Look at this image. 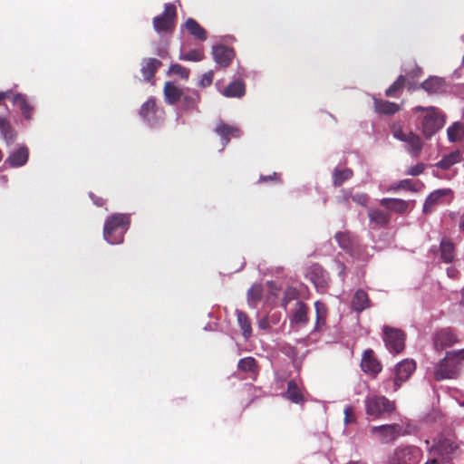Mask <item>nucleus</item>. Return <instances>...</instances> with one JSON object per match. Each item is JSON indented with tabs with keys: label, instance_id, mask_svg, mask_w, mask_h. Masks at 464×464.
<instances>
[{
	"label": "nucleus",
	"instance_id": "52",
	"mask_svg": "<svg viewBox=\"0 0 464 464\" xmlns=\"http://www.w3.org/2000/svg\"><path fill=\"white\" fill-rule=\"evenodd\" d=\"M396 188H403V189H408V190H411V191L415 190L413 181L409 179L401 180Z\"/></svg>",
	"mask_w": 464,
	"mask_h": 464
},
{
	"label": "nucleus",
	"instance_id": "49",
	"mask_svg": "<svg viewBox=\"0 0 464 464\" xmlns=\"http://www.w3.org/2000/svg\"><path fill=\"white\" fill-rule=\"evenodd\" d=\"M343 412H344V423L345 424L355 422L356 417L354 414L353 408L352 406H346L344 408Z\"/></svg>",
	"mask_w": 464,
	"mask_h": 464
},
{
	"label": "nucleus",
	"instance_id": "55",
	"mask_svg": "<svg viewBox=\"0 0 464 464\" xmlns=\"http://www.w3.org/2000/svg\"><path fill=\"white\" fill-rule=\"evenodd\" d=\"M405 87L408 89V91L411 92V91H415L418 87L416 86V84L414 83V80H407L406 79V85Z\"/></svg>",
	"mask_w": 464,
	"mask_h": 464
},
{
	"label": "nucleus",
	"instance_id": "38",
	"mask_svg": "<svg viewBox=\"0 0 464 464\" xmlns=\"http://www.w3.org/2000/svg\"><path fill=\"white\" fill-rule=\"evenodd\" d=\"M448 138L450 141H459L464 138V125L459 121L454 122L448 128Z\"/></svg>",
	"mask_w": 464,
	"mask_h": 464
},
{
	"label": "nucleus",
	"instance_id": "32",
	"mask_svg": "<svg viewBox=\"0 0 464 464\" xmlns=\"http://www.w3.org/2000/svg\"><path fill=\"white\" fill-rule=\"evenodd\" d=\"M187 31L196 39L205 41L207 39L206 30L193 18H188L184 24Z\"/></svg>",
	"mask_w": 464,
	"mask_h": 464
},
{
	"label": "nucleus",
	"instance_id": "48",
	"mask_svg": "<svg viewBox=\"0 0 464 464\" xmlns=\"http://www.w3.org/2000/svg\"><path fill=\"white\" fill-rule=\"evenodd\" d=\"M213 79H214V72L212 70H210L202 75L198 84L202 88L208 87V86L211 85Z\"/></svg>",
	"mask_w": 464,
	"mask_h": 464
},
{
	"label": "nucleus",
	"instance_id": "28",
	"mask_svg": "<svg viewBox=\"0 0 464 464\" xmlns=\"http://www.w3.org/2000/svg\"><path fill=\"white\" fill-rule=\"evenodd\" d=\"M334 238L339 246L345 251H351L357 243V238L347 231L336 233Z\"/></svg>",
	"mask_w": 464,
	"mask_h": 464
},
{
	"label": "nucleus",
	"instance_id": "57",
	"mask_svg": "<svg viewBox=\"0 0 464 464\" xmlns=\"http://www.w3.org/2000/svg\"><path fill=\"white\" fill-rule=\"evenodd\" d=\"M459 227L460 230L464 231V214L459 218Z\"/></svg>",
	"mask_w": 464,
	"mask_h": 464
},
{
	"label": "nucleus",
	"instance_id": "30",
	"mask_svg": "<svg viewBox=\"0 0 464 464\" xmlns=\"http://www.w3.org/2000/svg\"><path fill=\"white\" fill-rule=\"evenodd\" d=\"M314 308L316 313L314 329L320 332L324 330L326 325V317L328 311L325 304L320 301H316L314 303Z\"/></svg>",
	"mask_w": 464,
	"mask_h": 464
},
{
	"label": "nucleus",
	"instance_id": "29",
	"mask_svg": "<svg viewBox=\"0 0 464 464\" xmlns=\"http://www.w3.org/2000/svg\"><path fill=\"white\" fill-rule=\"evenodd\" d=\"M161 66V62L156 58L145 59L141 67V72L146 81L151 80L157 70Z\"/></svg>",
	"mask_w": 464,
	"mask_h": 464
},
{
	"label": "nucleus",
	"instance_id": "60",
	"mask_svg": "<svg viewBox=\"0 0 464 464\" xmlns=\"http://www.w3.org/2000/svg\"><path fill=\"white\" fill-rule=\"evenodd\" d=\"M259 326L261 328H264V329L267 328L268 327V323H267L266 319H263L262 321H260Z\"/></svg>",
	"mask_w": 464,
	"mask_h": 464
},
{
	"label": "nucleus",
	"instance_id": "7",
	"mask_svg": "<svg viewBox=\"0 0 464 464\" xmlns=\"http://www.w3.org/2000/svg\"><path fill=\"white\" fill-rule=\"evenodd\" d=\"M458 448V444L451 439L439 436L434 440V442L429 449V451L430 454L440 457L441 461L449 462L452 459Z\"/></svg>",
	"mask_w": 464,
	"mask_h": 464
},
{
	"label": "nucleus",
	"instance_id": "51",
	"mask_svg": "<svg viewBox=\"0 0 464 464\" xmlns=\"http://www.w3.org/2000/svg\"><path fill=\"white\" fill-rule=\"evenodd\" d=\"M425 169V165L423 163H418L415 166L411 167L407 174L411 176H419L421 174Z\"/></svg>",
	"mask_w": 464,
	"mask_h": 464
},
{
	"label": "nucleus",
	"instance_id": "34",
	"mask_svg": "<svg viewBox=\"0 0 464 464\" xmlns=\"http://www.w3.org/2000/svg\"><path fill=\"white\" fill-rule=\"evenodd\" d=\"M308 307L302 301L296 303V308L291 319L292 323L305 324L308 323Z\"/></svg>",
	"mask_w": 464,
	"mask_h": 464
},
{
	"label": "nucleus",
	"instance_id": "14",
	"mask_svg": "<svg viewBox=\"0 0 464 464\" xmlns=\"http://www.w3.org/2000/svg\"><path fill=\"white\" fill-rule=\"evenodd\" d=\"M361 368L364 372L376 376L382 371V366L375 357L373 351L369 349L362 354Z\"/></svg>",
	"mask_w": 464,
	"mask_h": 464
},
{
	"label": "nucleus",
	"instance_id": "56",
	"mask_svg": "<svg viewBox=\"0 0 464 464\" xmlns=\"http://www.w3.org/2000/svg\"><path fill=\"white\" fill-rule=\"evenodd\" d=\"M12 91L0 92V106L2 105V102L9 97Z\"/></svg>",
	"mask_w": 464,
	"mask_h": 464
},
{
	"label": "nucleus",
	"instance_id": "17",
	"mask_svg": "<svg viewBox=\"0 0 464 464\" xmlns=\"http://www.w3.org/2000/svg\"><path fill=\"white\" fill-rule=\"evenodd\" d=\"M215 132L221 137L224 147L230 141L231 138H238L240 136L239 129L224 122L217 125Z\"/></svg>",
	"mask_w": 464,
	"mask_h": 464
},
{
	"label": "nucleus",
	"instance_id": "18",
	"mask_svg": "<svg viewBox=\"0 0 464 464\" xmlns=\"http://www.w3.org/2000/svg\"><path fill=\"white\" fill-rule=\"evenodd\" d=\"M29 158V150L26 146H21L12 152L5 160V163L13 168L24 166Z\"/></svg>",
	"mask_w": 464,
	"mask_h": 464
},
{
	"label": "nucleus",
	"instance_id": "31",
	"mask_svg": "<svg viewBox=\"0 0 464 464\" xmlns=\"http://www.w3.org/2000/svg\"><path fill=\"white\" fill-rule=\"evenodd\" d=\"M370 306V298L367 293L359 289L353 295L352 307L357 312H362Z\"/></svg>",
	"mask_w": 464,
	"mask_h": 464
},
{
	"label": "nucleus",
	"instance_id": "23",
	"mask_svg": "<svg viewBox=\"0 0 464 464\" xmlns=\"http://www.w3.org/2000/svg\"><path fill=\"white\" fill-rule=\"evenodd\" d=\"M450 189H438L430 194L423 205V212L430 213L434 206L440 204L442 198L450 192Z\"/></svg>",
	"mask_w": 464,
	"mask_h": 464
},
{
	"label": "nucleus",
	"instance_id": "8",
	"mask_svg": "<svg viewBox=\"0 0 464 464\" xmlns=\"http://www.w3.org/2000/svg\"><path fill=\"white\" fill-rule=\"evenodd\" d=\"M383 341L391 353H400L405 347V334L401 329L384 326Z\"/></svg>",
	"mask_w": 464,
	"mask_h": 464
},
{
	"label": "nucleus",
	"instance_id": "44",
	"mask_svg": "<svg viewBox=\"0 0 464 464\" xmlns=\"http://www.w3.org/2000/svg\"><path fill=\"white\" fill-rule=\"evenodd\" d=\"M422 70L420 67H419L416 63H413L411 65V68L405 70V75L407 77V80H415L421 76Z\"/></svg>",
	"mask_w": 464,
	"mask_h": 464
},
{
	"label": "nucleus",
	"instance_id": "58",
	"mask_svg": "<svg viewBox=\"0 0 464 464\" xmlns=\"http://www.w3.org/2000/svg\"><path fill=\"white\" fill-rule=\"evenodd\" d=\"M424 464H440V462L436 458H432L428 459Z\"/></svg>",
	"mask_w": 464,
	"mask_h": 464
},
{
	"label": "nucleus",
	"instance_id": "35",
	"mask_svg": "<svg viewBox=\"0 0 464 464\" xmlns=\"http://www.w3.org/2000/svg\"><path fill=\"white\" fill-rule=\"evenodd\" d=\"M461 160V155L459 150L451 151L443 156V158L436 163V167L441 169H449L454 164Z\"/></svg>",
	"mask_w": 464,
	"mask_h": 464
},
{
	"label": "nucleus",
	"instance_id": "6",
	"mask_svg": "<svg viewBox=\"0 0 464 464\" xmlns=\"http://www.w3.org/2000/svg\"><path fill=\"white\" fill-rule=\"evenodd\" d=\"M176 19V5L173 4H166L164 12L160 15H157L153 18V28L159 34L171 32L175 26Z\"/></svg>",
	"mask_w": 464,
	"mask_h": 464
},
{
	"label": "nucleus",
	"instance_id": "59",
	"mask_svg": "<svg viewBox=\"0 0 464 464\" xmlns=\"http://www.w3.org/2000/svg\"><path fill=\"white\" fill-rule=\"evenodd\" d=\"M8 121L5 120V117L0 116V129L4 128Z\"/></svg>",
	"mask_w": 464,
	"mask_h": 464
},
{
	"label": "nucleus",
	"instance_id": "50",
	"mask_svg": "<svg viewBox=\"0 0 464 464\" xmlns=\"http://www.w3.org/2000/svg\"><path fill=\"white\" fill-rule=\"evenodd\" d=\"M2 130V133L4 135V138L6 140H13L15 137L14 130L11 128L9 123L7 122L6 125L4 128L0 129Z\"/></svg>",
	"mask_w": 464,
	"mask_h": 464
},
{
	"label": "nucleus",
	"instance_id": "13",
	"mask_svg": "<svg viewBox=\"0 0 464 464\" xmlns=\"http://www.w3.org/2000/svg\"><path fill=\"white\" fill-rule=\"evenodd\" d=\"M457 365L446 354L436 365L434 378L436 381L453 378L456 373Z\"/></svg>",
	"mask_w": 464,
	"mask_h": 464
},
{
	"label": "nucleus",
	"instance_id": "27",
	"mask_svg": "<svg viewBox=\"0 0 464 464\" xmlns=\"http://www.w3.org/2000/svg\"><path fill=\"white\" fill-rule=\"evenodd\" d=\"M157 106L156 101L154 98H150L147 102H145L140 110V117L149 123H152L156 113H157Z\"/></svg>",
	"mask_w": 464,
	"mask_h": 464
},
{
	"label": "nucleus",
	"instance_id": "63",
	"mask_svg": "<svg viewBox=\"0 0 464 464\" xmlns=\"http://www.w3.org/2000/svg\"><path fill=\"white\" fill-rule=\"evenodd\" d=\"M425 444H426V445H429V444H430V440H425Z\"/></svg>",
	"mask_w": 464,
	"mask_h": 464
},
{
	"label": "nucleus",
	"instance_id": "10",
	"mask_svg": "<svg viewBox=\"0 0 464 464\" xmlns=\"http://www.w3.org/2000/svg\"><path fill=\"white\" fill-rule=\"evenodd\" d=\"M431 251L440 256V259L445 264H452L457 256V247L452 239L444 237L440 242V246L435 250L432 246Z\"/></svg>",
	"mask_w": 464,
	"mask_h": 464
},
{
	"label": "nucleus",
	"instance_id": "1",
	"mask_svg": "<svg viewBox=\"0 0 464 464\" xmlns=\"http://www.w3.org/2000/svg\"><path fill=\"white\" fill-rule=\"evenodd\" d=\"M130 218L128 214H113L110 216L104 224L103 237L111 245L123 242L124 234L129 229Z\"/></svg>",
	"mask_w": 464,
	"mask_h": 464
},
{
	"label": "nucleus",
	"instance_id": "9",
	"mask_svg": "<svg viewBox=\"0 0 464 464\" xmlns=\"http://www.w3.org/2000/svg\"><path fill=\"white\" fill-rule=\"evenodd\" d=\"M432 341L433 347L438 352H441L445 348L451 347L459 343L458 335L450 327L441 328L436 331L433 334Z\"/></svg>",
	"mask_w": 464,
	"mask_h": 464
},
{
	"label": "nucleus",
	"instance_id": "20",
	"mask_svg": "<svg viewBox=\"0 0 464 464\" xmlns=\"http://www.w3.org/2000/svg\"><path fill=\"white\" fill-rule=\"evenodd\" d=\"M374 110L379 114L393 115L400 111V105L387 100L373 99Z\"/></svg>",
	"mask_w": 464,
	"mask_h": 464
},
{
	"label": "nucleus",
	"instance_id": "15",
	"mask_svg": "<svg viewBox=\"0 0 464 464\" xmlns=\"http://www.w3.org/2000/svg\"><path fill=\"white\" fill-rule=\"evenodd\" d=\"M212 55L218 65L220 67H227L234 58L235 53L232 48L218 44L213 46Z\"/></svg>",
	"mask_w": 464,
	"mask_h": 464
},
{
	"label": "nucleus",
	"instance_id": "11",
	"mask_svg": "<svg viewBox=\"0 0 464 464\" xmlns=\"http://www.w3.org/2000/svg\"><path fill=\"white\" fill-rule=\"evenodd\" d=\"M416 369V363L413 360H403L399 362L395 368V378L393 380L394 388L393 391L396 392L404 382L407 381L412 372Z\"/></svg>",
	"mask_w": 464,
	"mask_h": 464
},
{
	"label": "nucleus",
	"instance_id": "46",
	"mask_svg": "<svg viewBox=\"0 0 464 464\" xmlns=\"http://www.w3.org/2000/svg\"><path fill=\"white\" fill-rule=\"evenodd\" d=\"M446 355L458 365L464 359V349L447 352Z\"/></svg>",
	"mask_w": 464,
	"mask_h": 464
},
{
	"label": "nucleus",
	"instance_id": "2",
	"mask_svg": "<svg viewBox=\"0 0 464 464\" xmlns=\"http://www.w3.org/2000/svg\"><path fill=\"white\" fill-rule=\"evenodd\" d=\"M412 111L425 112L421 120V131L427 139L434 135L445 123L443 115L435 107L416 106Z\"/></svg>",
	"mask_w": 464,
	"mask_h": 464
},
{
	"label": "nucleus",
	"instance_id": "42",
	"mask_svg": "<svg viewBox=\"0 0 464 464\" xmlns=\"http://www.w3.org/2000/svg\"><path fill=\"white\" fill-rule=\"evenodd\" d=\"M204 57H205V55H204L203 50L194 49V50L188 52L187 53L181 54L179 56V60L190 61V62H199V61H202L204 59Z\"/></svg>",
	"mask_w": 464,
	"mask_h": 464
},
{
	"label": "nucleus",
	"instance_id": "62",
	"mask_svg": "<svg viewBox=\"0 0 464 464\" xmlns=\"http://www.w3.org/2000/svg\"><path fill=\"white\" fill-rule=\"evenodd\" d=\"M95 204L98 206H102V203H100L99 200H96Z\"/></svg>",
	"mask_w": 464,
	"mask_h": 464
},
{
	"label": "nucleus",
	"instance_id": "25",
	"mask_svg": "<svg viewBox=\"0 0 464 464\" xmlns=\"http://www.w3.org/2000/svg\"><path fill=\"white\" fill-rule=\"evenodd\" d=\"M222 93L229 98H241L246 93V85L241 80L234 81L223 90Z\"/></svg>",
	"mask_w": 464,
	"mask_h": 464
},
{
	"label": "nucleus",
	"instance_id": "19",
	"mask_svg": "<svg viewBox=\"0 0 464 464\" xmlns=\"http://www.w3.org/2000/svg\"><path fill=\"white\" fill-rule=\"evenodd\" d=\"M12 102L14 106H17L23 116L26 120H31L33 116L34 107L29 103L26 95L23 93H16L12 98Z\"/></svg>",
	"mask_w": 464,
	"mask_h": 464
},
{
	"label": "nucleus",
	"instance_id": "3",
	"mask_svg": "<svg viewBox=\"0 0 464 464\" xmlns=\"http://www.w3.org/2000/svg\"><path fill=\"white\" fill-rule=\"evenodd\" d=\"M364 404L366 414L375 419L390 414L396 409L394 401L382 395L367 396Z\"/></svg>",
	"mask_w": 464,
	"mask_h": 464
},
{
	"label": "nucleus",
	"instance_id": "37",
	"mask_svg": "<svg viewBox=\"0 0 464 464\" xmlns=\"http://www.w3.org/2000/svg\"><path fill=\"white\" fill-rule=\"evenodd\" d=\"M406 85V76L401 74L396 81L385 91L387 97H399Z\"/></svg>",
	"mask_w": 464,
	"mask_h": 464
},
{
	"label": "nucleus",
	"instance_id": "47",
	"mask_svg": "<svg viewBox=\"0 0 464 464\" xmlns=\"http://www.w3.org/2000/svg\"><path fill=\"white\" fill-rule=\"evenodd\" d=\"M268 181L281 183L282 182L281 175L277 172H273L270 175H261L258 179V183L268 182Z\"/></svg>",
	"mask_w": 464,
	"mask_h": 464
},
{
	"label": "nucleus",
	"instance_id": "40",
	"mask_svg": "<svg viewBox=\"0 0 464 464\" xmlns=\"http://www.w3.org/2000/svg\"><path fill=\"white\" fill-rule=\"evenodd\" d=\"M237 368L245 372H256L257 369V363L255 358L248 356L239 360Z\"/></svg>",
	"mask_w": 464,
	"mask_h": 464
},
{
	"label": "nucleus",
	"instance_id": "39",
	"mask_svg": "<svg viewBox=\"0 0 464 464\" xmlns=\"http://www.w3.org/2000/svg\"><path fill=\"white\" fill-rule=\"evenodd\" d=\"M200 100V95L197 91L188 90L186 92H183L181 96L182 103L185 108L191 109L196 107Z\"/></svg>",
	"mask_w": 464,
	"mask_h": 464
},
{
	"label": "nucleus",
	"instance_id": "41",
	"mask_svg": "<svg viewBox=\"0 0 464 464\" xmlns=\"http://www.w3.org/2000/svg\"><path fill=\"white\" fill-rule=\"evenodd\" d=\"M263 296V287L261 285H254L247 291V301L249 304H256Z\"/></svg>",
	"mask_w": 464,
	"mask_h": 464
},
{
	"label": "nucleus",
	"instance_id": "12",
	"mask_svg": "<svg viewBox=\"0 0 464 464\" xmlns=\"http://www.w3.org/2000/svg\"><path fill=\"white\" fill-rule=\"evenodd\" d=\"M401 431V427L399 424L373 426L371 429L372 434L378 435L382 443H388L395 440Z\"/></svg>",
	"mask_w": 464,
	"mask_h": 464
},
{
	"label": "nucleus",
	"instance_id": "16",
	"mask_svg": "<svg viewBox=\"0 0 464 464\" xmlns=\"http://www.w3.org/2000/svg\"><path fill=\"white\" fill-rule=\"evenodd\" d=\"M420 87L429 94H440L446 91V82L442 78L431 76L425 80Z\"/></svg>",
	"mask_w": 464,
	"mask_h": 464
},
{
	"label": "nucleus",
	"instance_id": "54",
	"mask_svg": "<svg viewBox=\"0 0 464 464\" xmlns=\"http://www.w3.org/2000/svg\"><path fill=\"white\" fill-rule=\"evenodd\" d=\"M343 197L340 199V202L348 205L350 198H352V190L349 189H343L342 190Z\"/></svg>",
	"mask_w": 464,
	"mask_h": 464
},
{
	"label": "nucleus",
	"instance_id": "36",
	"mask_svg": "<svg viewBox=\"0 0 464 464\" xmlns=\"http://www.w3.org/2000/svg\"><path fill=\"white\" fill-rule=\"evenodd\" d=\"M237 324L242 330L245 339H248L252 335V327L247 314L240 310H237Z\"/></svg>",
	"mask_w": 464,
	"mask_h": 464
},
{
	"label": "nucleus",
	"instance_id": "26",
	"mask_svg": "<svg viewBox=\"0 0 464 464\" xmlns=\"http://www.w3.org/2000/svg\"><path fill=\"white\" fill-rule=\"evenodd\" d=\"M368 218L371 222L378 227H386L391 221V215L389 212L379 209L372 208L368 212Z\"/></svg>",
	"mask_w": 464,
	"mask_h": 464
},
{
	"label": "nucleus",
	"instance_id": "53",
	"mask_svg": "<svg viewBox=\"0 0 464 464\" xmlns=\"http://www.w3.org/2000/svg\"><path fill=\"white\" fill-rule=\"evenodd\" d=\"M446 273H447V276L452 279H456L459 276V271L454 266L448 267L446 269Z\"/></svg>",
	"mask_w": 464,
	"mask_h": 464
},
{
	"label": "nucleus",
	"instance_id": "45",
	"mask_svg": "<svg viewBox=\"0 0 464 464\" xmlns=\"http://www.w3.org/2000/svg\"><path fill=\"white\" fill-rule=\"evenodd\" d=\"M352 200L359 206L366 207L369 201V196L366 193H352Z\"/></svg>",
	"mask_w": 464,
	"mask_h": 464
},
{
	"label": "nucleus",
	"instance_id": "5",
	"mask_svg": "<svg viewBox=\"0 0 464 464\" xmlns=\"http://www.w3.org/2000/svg\"><path fill=\"white\" fill-rule=\"evenodd\" d=\"M422 456L420 448L415 446H400L391 454V464H419Z\"/></svg>",
	"mask_w": 464,
	"mask_h": 464
},
{
	"label": "nucleus",
	"instance_id": "22",
	"mask_svg": "<svg viewBox=\"0 0 464 464\" xmlns=\"http://www.w3.org/2000/svg\"><path fill=\"white\" fill-rule=\"evenodd\" d=\"M284 397L295 404L304 401V397L295 380H290L287 382V390L284 393Z\"/></svg>",
	"mask_w": 464,
	"mask_h": 464
},
{
	"label": "nucleus",
	"instance_id": "61",
	"mask_svg": "<svg viewBox=\"0 0 464 464\" xmlns=\"http://www.w3.org/2000/svg\"><path fill=\"white\" fill-rule=\"evenodd\" d=\"M95 204L98 206H102V203H100L99 200H96Z\"/></svg>",
	"mask_w": 464,
	"mask_h": 464
},
{
	"label": "nucleus",
	"instance_id": "33",
	"mask_svg": "<svg viewBox=\"0 0 464 464\" xmlns=\"http://www.w3.org/2000/svg\"><path fill=\"white\" fill-rule=\"evenodd\" d=\"M353 176V171L351 169L335 168L333 171V185L334 187H341L345 181L351 179Z\"/></svg>",
	"mask_w": 464,
	"mask_h": 464
},
{
	"label": "nucleus",
	"instance_id": "4",
	"mask_svg": "<svg viewBox=\"0 0 464 464\" xmlns=\"http://www.w3.org/2000/svg\"><path fill=\"white\" fill-rule=\"evenodd\" d=\"M392 136L405 143L406 150L413 157H419L423 147L420 137L412 131H404L401 123L392 125Z\"/></svg>",
	"mask_w": 464,
	"mask_h": 464
},
{
	"label": "nucleus",
	"instance_id": "24",
	"mask_svg": "<svg viewBox=\"0 0 464 464\" xmlns=\"http://www.w3.org/2000/svg\"><path fill=\"white\" fill-rule=\"evenodd\" d=\"M164 95L166 102L174 105L181 100L183 91L177 87L173 82H167L164 85Z\"/></svg>",
	"mask_w": 464,
	"mask_h": 464
},
{
	"label": "nucleus",
	"instance_id": "43",
	"mask_svg": "<svg viewBox=\"0 0 464 464\" xmlns=\"http://www.w3.org/2000/svg\"><path fill=\"white\" fill-rule=\"evenodd\" d=\"M169 71L172 73L177 74L185 80H187L189 77V73H190L189 69H188L179 63L172 64L169 67Z\"/></svg>",
	"mask_w": 464,
	"mask_h": 464
},
{
	"label": "nucleus",
	"instance_id": "21",
	"mask_svg": "<svg viewBox=\"0 0 464 464\" xmlns=\"http://www.w3.org/2000/svg\"><path fill=\"white\" fill-rule=\"evenodd\" d=\"M380 204L390 211L398 214H403L407 211L409 204L407 201L400 198H385L380 200Z\"/></svg>",
	"mask_w": 464,
	"mask_h": 464
}]
</instances>
